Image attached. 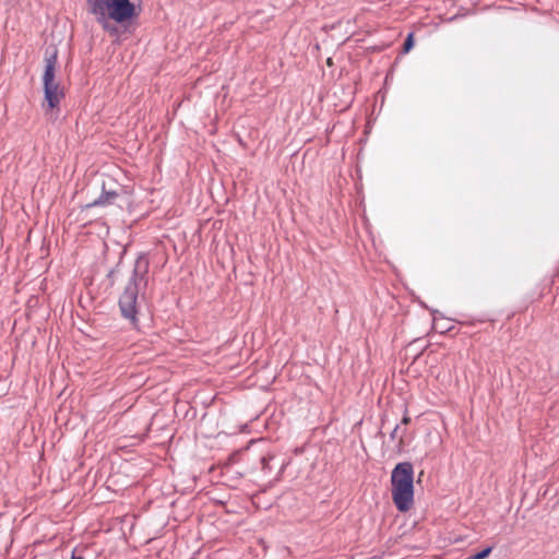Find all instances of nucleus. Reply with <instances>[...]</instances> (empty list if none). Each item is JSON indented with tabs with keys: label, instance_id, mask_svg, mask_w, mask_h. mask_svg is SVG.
Here are the masks:
<instances>
[{
	"label": "nucleus",
	"instance_id": "obj_1",
	"mask_svg": "<svg viewBox=\"0 0 559 559\" xmlns=\"http://www.w3.org/2000/svg\"><path fill=\"white\" fill-rule=\"evenodd\" d=\"M148 270L150 260L142 253L136 258L132 274L118 299L121 317L134 329L139 326L140 297L144 296L148 283Z\"/></svg>",
	"mask_w": 559,
	"mask_h": 559
},
{
	"label": "nucleus",
	"instance_id": "obj_2",
	"mask_svg": "<svg viewBox=\"0 0 559 559\" xmlns=\"http://www.w3.org/2000/svg\"><path fill=\"white\" fill-rule=\"evenodd\" d=\"M96 5L97 9L92 15L110 36H119L118 25H129L141 13V8L131 0H104L102 3L98 1Z\"/></svg>",
	"mask_w": 559,
	"mask_h": 559
},
{
	"label": "nucleus",
	"instance_id": "obj_3",
	"mask_svg": "<svg viewBox=\"0 0 559 559\" xmlns=\"http://www.w3.org/2000/svg\"><path fill=\"white\" fill-rule=\"evenodd\" d=\"M392 500L400 512L414 504V467L409 462L397 463L391 473Z\"/></svg>",
	"mask_w": 559,
	"mask_h": 559
},
{
	"label": "nucleus",
	"instance_id": "obj_4",
	"mask_svg": "<svg viewBox=\"0 0 559 559\" xmlns=\"http://www.w3.org/2000/svg\"><path fill=\"white\" fill-rule=\"evenodd\" d=\"M64 97V92L58 82L44 85L43 109L46 114L53 109L59 110V104Z\"/></svg>",
	"mask_w": 559,
	"mask_h": 559
},
{
	"label": "nucleus",
	"instance_id": "obj_5",
	"mask_svg": "<svg viewBox=\"0 0 559 559\" xmlns=\"http://www.w3.org/2000/svg\"><path fill=\"white\" fill-rule=\"evenodd\" d=\"M120 194L115 190H107L105 182L102 185V193L100 195L95 199L94 201L86 203L81 207V212H88L93 209H104L109 205H115L117 203V200L119 199Z\"/></svg>",
	"mask_w": 559,
	"mask_h": 559
},
{
	"label": "nucleus",
	"instance_id": "obj_6",
	"mask_svg": "<svg viewBox=\"0 0 559 559\" xmlns=\"http://www.w3.org/2000/svg\"><path fill=\"white\" fill-rule=\"evenodd\" d=\"M58 63V50L49 47L45 52V70L43 73V85L56 83V67Z\"/></svg>",
	"mask_w": 559,
	"mask_h": 559
},
{
	"label": "nucleus",
	"instance_id": "obj_7",
	"mask_svg": "<svg viewBox=\"0 0 559 559\" xmlns=\"http://www.w3.org/2000/svg\"><path fill=\"white\" fill-rule=\"evenodd\" d=\"M414 44V34L409 33L402 45V53H408L413 49Z\"/></svg>",
	"mask_w": 559,
	"mask_h": 559
},
{
	"label": "nucleus",
	"instance_id": "obj_8",
	"mask_svg": "<svg viewBox=\"0 0 559 559\" xmlns=\"http://www.w3.org/2000/svg\"><path fill=\"white\" fill-rule=\"evenodd\" d=\"M492 551V547H486L483 550L474 554L473 556L468 557L467 559H485L487 558Z\"/></svg>",
	"mask_w": 559,
	"mask_h": 559
},
{
	"label": "nucleus",
	"instance_id": "obj_9",
	"mask_svg": "<svg viewBox=\"0 0 559 559\" xmlns=\"http://www.w3.org/2000/svg\"><path fill=\"white\" fill-rule=\"evenodd\" d=\"M273 459L272 455H267V456H261L260 457V463L262 465V469L264 472L266 471H271V466H270V461Z\"/></svg>",
	"mask_w": 559,
	"mask_h": 559
},
{
	"label": "nucleus",
	"instance_id": "obj_10",
	"mask_svg": "<svg viewBox=\"0 0 559 559\" xmlns=\"http://www.w3.org/2000/svg\"><path fill=\"white\" fill-rule=\"evenodd\" d=\"M121 264V260L117 263L116 267L110 270L107 274V278L110 281V284H115V275L117 273V267Z\"/></svg>",
	"mask_w": 559,
	"mask_h": 559
},
{
	"label": "nucleus",
	"instance_id": "obj_11",
	"mask_svg": "<svg viewBox=\"0 0 559 559\" xmlns=\"http://www.w3.org/2000/svg\"><path fill=\"white\" fill-rule=\"evenodd\" d=\"M399 430H400V427H399V425H396L394 427V429L392 430V432L390 433V438H391V440H395V439L399 438L400 439V443H402L403 442V436L399 437Z\"/></svg>",
	"mask_w": 559,
	"mask_h": 559
},
{
	"label": "nucleus",
	"instance_id": "obj_12",
	"mask_svg": "<svg viewBox=\"0 0 559 559\" xmlns=\"http://www.w3.org/2000/svg\"><path fill=\"white\" fill-rule=\"evenodd\" d=\"M409 423H411V417H409V416H407V415L405 414V415L403 416V418H402V424H403V425H407V424H409Z\"/></svg>",
	"mask_w": 559,
	"mask_h": 559
},
{
	"label": "nucleus",
	"instance_id": "obj_13",
	"mask_svg": "<svg viewBox=\"0 0 559 559\" xmlns=\"http://www.w3.org/2000/svg\"><path fill=\"white\" fill-rule=\"evenodd\" d=\"M71 559H84L83 556L78 555L75 550L72 551Z\"/></svg>",
	"mask_w": 559,
	"mask_h": 559
}]
</instances>
